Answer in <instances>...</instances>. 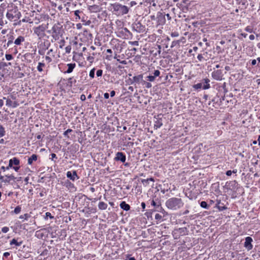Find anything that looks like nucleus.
<instances>
[{
    "instance_id": "1",
    "label": "nucleus",
    "mask_w": 260,
    "mask_h": 260,
    "mask_svg": "<svg viewBox=\"0 0 260 260\" xmlns=\"http://www.w3.org/2000/svg\"><path fill=\"white\" fill-rule=\"evenodd\" d=\"M165 205L169 209L175 211L181 208L184 203L181 198L173 197L167 200Z\"/></svg>"
},
{
    "instance_id": "2",
    "label": "nucleus",
    "mask_w": 260,
    "mask_h": 260,
    "mask_svg": "<svg viewBox=\"0 0 260 260\" xmlns=\"http://www.w3.org/2000/svg\"><path fill=\"white\" fill-rule=\"evenodd\" d=\"M110 10L116 15H123L128 13L129 8L119 3L111 4Z\"/></svg>"
},
{
    "instance_id": "3",
    "label": "nucleus",
    "mask_w": 260,
    "mask_h": 260,
    "mask_svg": "<svg viewBox=\"0 0 260 260\" xmlns=\"http://www.w3.org/2000/svg\"><path fill=\"white\" fill-rule=\"evenodd\" d=\"M47 25L42 24L34 28V33L40 38H43L45 36V31L47 28Z\"/></svg>"
},
{
    "instance_id": "4",
    "label": "nucleus",
    "mask_w": 260,
    "mask_h": 260,
    "mask_svg": "<svg viewBox=\"0 0 260 260\" xmlns=\"http://www.w3.org/2000/svg\"><path fill=\"white\" fill-rule=\"evenodd\" d=\"M52 37L55 40L58 39L59 36L61 35V27L60 25L58 24H55L52 27Z\"/></svg>"
},
{
    "instance_id": "5",
    "label": "nucleus",
    "mask_w": 260,
    "mask_h": 260,
    "mask_svg": "<svg viewBox=\"0 0 260 260\" xmlns=\"http://www.w3.org/2000/svg\"><path fill=\"white\" fill-rule=\"evenodd\" d=\"M16 177L12 174L0 176V180L4 183H10L11 181H15Z\"/></svg>"
},
{
    "instance_id": "6",
    "label": "nucleus",
    "mask_w": 260,
    "mask_h": 260,
    "mask_svg": "<svg viewBox=\"0 0 260 260\" xmlns=\"http://www.w3.org/2000/svg\"><path fill=\"white\" fill-rule=\"evenodd\" d=\"M114 160L115 161H120L121 162L124 163L126 160V155L123 152H118L116 153Z\"/></svg>"
},
{
    "instance_id": "7",
    "label": "nucleus",
    "mask_w": 260,
    "mask_h": 260,
    "mask_svg": "<svg viewBox=\"0 0 260 260\" xmlns=\"http://www.w3.org/2000/svg\"><path fill=\"white\" fill-rule=\"evenodd\" d=\"M212 77L216 80H221L222 79V72L221 70L214 71L212 73Z\"/></svg>"
},
{
    "instance_id": "8",
    "label": "nucleus",
    "mask_w": 260,
    "mask_h": 260,
    "mask_svg": "<svg viewBox=\"0 0 260 260\" xmlns=\"http://www.w3.org/2000/svg\"><path fill=\"white\" fill-rule=\"evenodd\" d=\"M252 241L253 240L250 237H247L245 238V248L248 250H250L253 248V245L251 244Z\"/></svg>"
},
{
    "instance_id": "9",
    "label": "nucleus",
    "mask_w": 260,
    "mask_h": 260,
    "mask_svg": "<svg viewBox=\"0 0 260 260\" xmlns=\"http://www.w3.org/2000/svg\"><path fill=\"white\" fill-rule=\"evenodd\" d=\"M67 177L73 181L79 178L76 171H73L72 173L71 171L67 172Z\"/></svg>"
},
{
    "instance_id": "10",
    "label": "nucleus",
    "mask_w": 260,
    "mask_h": 260,
    "mask_svg": "<svg viewBox=\"0 0 260 260\" xmlns=\"http://www.w3.org/2000/svg\"><path fill=\"white\" fill-rule=\"evenodd\" d=\"M88 10L91 13H97L101 11V8L99 5H93L88 7Z\"/></svg>"
},
{
    "instance_id": "11",
    "label": "nucleus",
    "mask_w": 260,
    "mask_h": 260,
    "mask_svg": "<svg viewBox=\"0 0 260 260\" xmlns=\"http://www.w3.org/2000/svg\"><path fill=\"white\" fill-rule=\"evenodd\" d=\"M50 45V43L48 41L46 42H44V47H40L38 50V53L41 55H43L45 54V50L48 49L49 46Z\"/></svg>"
},
{
    "instance_id": "12",
    "label": "nucleus",
    "mask_w": 260,
    "mask_h": 260,
    "mask_svg": "<svg viewBox=\"0 0 260 260\" xmlns=\"http://www.w3.org/2000/svg\"><path fill=\"white\" fill-rule=\"evenodd\" d=\"M25 42V38L22 36H19L14 41V44L18 46H20Z\"/></svg>"
},
{
    "instance_id": "13",
    "label": "nucleus",
    "mask_w": 260,
    "mask_h": 260,
    "mask_svg": "<svg viewBox=\"0 0 260 260\" xmlns=\"http://www.w3.org/2000/svg\"><path fill=\"white\" fill-rule=\"evenodd\" d=\"M20 164V160L17 157H13L9 161V167H13V165L18 166Z\"/></svg>"
},
{
    "instance_id": "14",
    "label": "nucleus",
    "mask_w": 260,
    "mask_h": 260,
    "mask_svg": "<svg viewBox=\"0 0 260 260\" xmlns=\"http://www.w3.org/2000/svg\"><path fill=\"white\" fill-rule=\"evenodd\" d=\"M163 124L162 120L161 118L159 117L158 116L157 118H156V120L154 121V128L155 129L160 128Z\"/></svg>"
},
{
    "instance_id": "15",
    "label": "nucleus",
    "mask_w": 260,
    "mask_h": 260,
    "mask_svg": "<svg viewBox=\"0 0 260 260\" xmlns=\"http://www.w3.org/2000/svg\"><path fill=\"white\" fill-rule=\"evenodd\" d=\"M143 77L142 74L134 76L133 78V82H132V83H139L141 81L143 82L144 80H143Z\"/></svg>"
},
{
    "instance_id": "16",
    "label": "nucleus",
    "mask_w": 260,
    "mask_h": 260,
    "mask_svg": "<svg viewBox=\"0 0 260 260\" xmlns=\"http://www.w3.org/2000/svg\"><path fill=\"white\" fill-rule=\"evenodd\" d=\"M38 159V155L36 154H32L31 156L28 157L27 163L28 165H31L34 161H36Z\"/></svg>"
},
{
    "instance_id": "17",
    "label": "nucleus",
    "mask_w": 260,
    "mask_h": 260,
    "mask_svg": "<svg viewBox=\"0 0 260 260\" xmlns=\"http://www.w3.org/2000/svg\"><path fill=\"white\" fill-rule=\"evenodd\" d=\"M246 161L248 167H250V164H251V165H254L255 164H257L256 159L254 158L253 157H252V158L250 159V156H249L248 157V159L246 160Z\"/></svg>"
},
{
    "instance_id": "18",
    "label": "nucleus",
    "mask_w": 260,
    "mask_h": 260,
    "mask_svg": "<svg viewBox=\"0 0 260 260\" xmlns=\"http://www.w3.org/2000/svg\"><path fill=\"white\" fill-rule=\"evenodd\" d=\"M120 207L121 209L125 211H128L130 209V206L126 204L124 201L121 202L120 204Z\"/></svg>"
},
{
    "instance_id": "19",
    "label": "nucleus",
    "mask_w": 260,
    "mask_h": 260,
    "mask_svg": "<svg viewBox=\"0 0 260 260\" xmlns=\"http://www.w3.org/2000/svg\"><path fill=\"white\" fill-rule=\"evenodd\" d=\"M151 205L152 206H154V207H155L156 209H157L158 210L159 209H162V207H161L160 203L159 201L156 202L153 200L151 202Z\"/></svg>"
},
{
    "instance_id": "20",
    "label": "nucleus",
    "mask_w": 260,
    "mask_h": 260,
    "mask_svg": "<svg viewBox=\"0 0 260 260\" xmlns=\"http://www.w3.org/2000/svg\"><path fill=\"white\" fill-rule=\"evenodd\" d=\"M67 66L68 67V70L65 72L66 73H71L73 72L74 69L76 67V64L75 63H68L67 64Z\"/></svg>"
},
{
    "instance_id": "21",
    "label": "nucleus",
    "mask_w": 260,
    "mask_h": 260,
    "mask_svg": "<svg viewBox=\"0 0 260 260\" xmlns=\"http://www.w3.org/2000/svg\"><path fill=\"white\" fill-rule=\"evenodd\" d=\"M22 244V241H18L17 239L14 238L10 242L11 245H15L16 246H19Z\"/></svg>"
},
{
    "instance_id": "22",
    "label": "nucleus",
    "mask_w": 260,
    "mask_h": 260,
    "mask_svg": "<svg viewBox=\"0 0 260 260\" xmlns=\"http://www.w3.org/2000/svg\"><path fill=\"white\" fill-rule=\"evenodd\" d=\"M107 207V204L104 202H100L98 205V207L100 210H105Z\"/></svg>"
},
{
    "instance_id": "23",
    "label": "nucleus",
    "mask_w": 260,
    "mask_h": 260,
    "mask_svg": "<svg viewBox=\"0 0 260 260\" xmlns=\"http://www.w3.org/2000/svg\"><path fill=\"white\" fill-rule=\"evenodd\" d=\"M216 207L220 210L222 211L226 209L223 204L220 203V201H217V203L216 204Z\"/></svg>"
},
{
    "instance_id": "24",
    "label": "nucleus",
    "mask_w": 260,
    "mask_h": 260,
    "mask_svg": "<svg viewBox=\"0 0 260 260\" xmlns=\"http://www.w3.org/2000/svg\"><path fill=\"white\" fill-rule=\"evenodd\" d=\"M6 134V131L2 125H0V138L4 137Z\"/></svg>"
},
{
    "instance_id": "25",
    "label": "nucleus",
    "mask_w": 260,
    "mask_h": 260,
    "mask_svg": "<svg viewBox=\"0 0 260 260\" xmlns=\"http://www.w3.org/2000/svg\"><path fill=\"white\" fill-rule=\"evenodd\" d=\"M45 63L42 62H39L37 67V70L39 72H41L43 71V68L45 67Z\"/></svg>"
},
{
    "instance_id": "26",
    "label": "nucleus",
    "mask_w": 260,
    "mask_h": 260,
    "mask_svg": "<svg viewBox=\"0 0 260 260\" xmlns=\"http://www.w3.org/2000/svg\"><path fill=\"white\" fill-rule=\"evenodd\" d=\"M4 100H6V106L8 107H12L13 106V102L10 100V99H7L6 97H3Z\"/></svg>"
},
{
    "instance_id": "27",
    "label": "nucleus",
    "mask_w": 260,
    "mask_h": 260,
    "mask_svg": "<svg viewBox=\"0 0 260 260\" xmlns=\"http://www.w3.org/2000/svg\"><path fill=\"white\" fill-rule=\"evenodd\" d=\"M200 206L201 207L205 209H209V206L207 204V202L205 201H202L200 203Z\"/></svg>"
},
{
    "instance_id": "28",
    "label": "nucleus",
    "mask_w": 260,
    "mask_h": 260,
    "mask_svg": "<svg viewBox=\"0 0 260 260\" xmlns=\"http://www.w3.org/2000/svg\"><path fill=\"white\" fill-rule=\"evenodd\" d=\"M29 217L30 215L27 213H25L24 215H22L19 216L20 219H24V220H27Z\"/></svg>"
},
{
    "instance_id": "29",
    "label": "nucleus",
    "mask_w": 260,
    "mask_h": 260,
    "mask_svg": "<svg viewBox=\"0 0 260 260\" xmlns=\"http://www.w3.org/2000/svg\"><path fill=\"white\" fill-rule=\"evenodd\" d=\"M6 17L10 20H12L14 18V15H13V14L11 13L8 12L6 14Z\"/></svg>"
},
{
    "instance_id": "30",
    "label": "nucleus",
    "mask_w": 260,
    "mask_h": 260,
    "mask_svg": "<svg viewBox=\"0 0 260 260\" xmlns=\"http://www.w3.org/2000/svg\"><path fill=\"white\" fill-rule=\"evenodd\" d=\"M203 87V86L202 83H198V84H194L193 85V88H194L195 89H201Z\"/></svg>"
},
{
    "instance_id": "31",
    "label": "nucleus",
    "mask_w": 260,
    "mask_h": 260,
    "mask_svg": "<svg viewBox=\"0 0 260 260\" xmlns=\"http://www.w3.org/2000/svg\"><path fill=\"white\" fill-rule=\"evenodd\" d=\"M21 210V207H20V206H17V207L15 208V209H14V212L15 214H19V213L20 212Z\"/></svg>"
},
{
    "instance_id": "32",
    "label": "nucleus",
    "mask_w": 260,
    "mask_h": 260,
    "mask_svg": "<svg viewBox=\"0 0 260 260\" xmlns=\"http://www.w3.org/2000/svg\"><path fill=\"white\" fill-rule=\"evenodd\" d=\"M143 85H144L146 88H150L152 87V84L150 82H148L145 81H143Z\"/></svg>"
},
{
    "instance_id": "33",
    "label": "nucleus",
    "mask_w": 260,
    "mask_h": 260,
    "mask_svg": "<svg viewBox=\"0 0 260 260\" xmlns=\"http://www.w3.org/2000/svg\"><path fill=\"white\" fill-rule=\"evenodd\" d=\"M72 131L71 129H68L67 131H66L63 135L65 137L69 138V136L68 135L69 133H71Z\"/></svg>"
},
{
    "instance_id": "34",
    "label": "nucleus",
    "mask_w": 260,
    "mask_h": 260,
    "mask_svg": "<svg viewBox=\"0 0 260 260\" xmlns=\"http://www.w3.org/2000/svg\"><path fill=\"white\" fill-rule=\"evenodd\" d=\"M147 79L150 82H153L155 80V77L153 75H149L147 77Z\"/></svg>"
},
{
    "instance_id": "35",
    "label": "nucleus",
    "mask_w": 260,
    "mask_h": 260,
    "mask_svg": "<svg viewBox=\"0 0 260 260\" xmlns=\"http://www.w3.org/2000/svg\"><path fill=\"white\" fill-rule=\"evenodd\" d=\"M162 216L158 213L155 215V219L157 221H161L162 220Z\"/></svg>"
},
{
    "instance_id": "36",
    "label": "nucleus",
    "mask_w": 260,
    "mask_h": 260,
    "mask_svg": "<svg viewBox=\"0 0 260 260\" xmlns=\"http://www.w3.org/2000/svg\"><path fill=\"white\" fill-rule=\"evenodd\" d=\"M14 13H15L14 18H16L17 19H19L21 17V14L20 12L15 11Z\"/></svg>"
},
{
    "instance_id": "37",
    "label": "nucleus",
    "mask_w": 260,
    "mask_h": 260,
    "mask_svg": "<svg viewBox=\"0 0 260 260\" xmlns=\"http://www.w3.org/2000/svg\"><path fill=\"white\" fill-rule=\"evenodd\" d=\"M94 73H95V69L93 68L90 70L89 72V77L91 78H93L94 77Z\"/></svg>"
},
{
    "instance_id": "38",
    "label": "nucleus",
    "mask_w": 260,
    "mask_h": 260,
    "mask_svg": "<svg viewBox=\"0 0 260 260\" xmlns=\"http://www.w3.org/2000/svg\"><path fill=\"white\" fill-rule=\"evenodd\" d=\"M13 36L10 37V38H9V40H8V41L7 43V47H9L10 45H11L13 43Z\"/></svg>"
},
{
    "instance_id": "39",
    "label": "nucleus",
    "mask_w": 260,
    "mask_h": 260,
    "mask_svg": "<svg viewBox=\"0 0 260 260\" xmlns=\"http://www.w3.org/2000/svg\"><path fill=\"white\" fill-rule=\"evenodd\" d=\"M81 13V11L80 10H76L74 12V14L76 16V19H80V17L79 16V14Z\"/></svg>"
},
{
    "instance_id": "40",
    "label": "nucleus",
    "mask_w": 260,
    "mask_h": 260,
    "mask_svg": "<svg viewBox=\"0 0 260 260\" xmlns=\"http://www.w3.org/2000/svg\"><path fill=\"white\" fill-rule=\"evenodd\" d=\"M47 55L50 56H54V54L53 53V50L52 49H50L47 53Z\"/></svg>"
},
{
    "instance_id": "41",
    "label": "nucleus",
    "mask_w": 260,
    "mask_h": 260,
    "mask_svg": "<svg viewBox=\"0 0 260 260\" xmlns=\"http://www.w3.org/2000/svg\"><path fill=\"white\" fill-rule=\"evenodd\" d=\"M256 60L253 59L251 62H247L246 66H247V67H248L249 64L254 66V65L256 64Z\"/></svg>"
},
{
    "instance_id": "42",
    "label": "nucleus",
    "mask_w": 260,
    "mask_h": 260,
    "mask_svg": "<svg viewBox=\"0 0 260 260\" xmlns=\"http://www.w3.org/2000/svg\"><path fill=\"white\" fill-rule=\"evenodd\" d=\"M141 182H142V184L145 186L148 185V184L149 183V182L148 181L147 179H142Z\"/></svg>"
},
{
    "instance_id": "43",
    "label": "nucleus",
    "mask_w": 260,
    "mask_h": 260,
    "mask_svg": "<svg viewBox=\"0 0 260 260\" xmlns=\"http://www.w3.org/2000/svg\"><path fill=\"white\" fill-rule=\"evenodd\" d=\"M160 72L158 70H155L153 73V76L155 77H158L160 75Z\"/></svg>"
},
{
    "instance_id": "44",
    "label": "nucleus",
    "mask_w": 260,
    "mask_h": 260,
    "mask_svg": "<svg viewBox=\"0 0 260 260\" xmlns=\"http://www.w3.org/2000/svg\"><path fill=\"white\" fill-rule=\"evenodd\" d=\"M128 43L132 45L133 46H138L139 45V42L137 41H129Z\"/></svg>"
},
{
    "instance_id": "45",
    "label": "nucleus",
    "mask_w": 260,
    "mask_h": 260,
    "mask_svg": "<svg viewBox=\"0 0 260 260\" xmlns=\"http://www.w3.org/2000/svg\"><path fill=\"white\" fill-rule=\"evenodd\" d=\"M5 57L7 60H11L13 59V56L10 54H6Z\"/></svg>"
},
{
    "instance_id": "46",
    "label": "nucleus",
    "mask_w": 260,
    "mask_h": 260,
    "mask_svg": "<svg viewBox=\"0 0 260 260\" xmlns=\"http://www.w3.org/2000/svg\"><path fill=\"white\" fill-rule=\"evenodd\" d=\"M236 172H237V171H235V170H233V171L229 170V171H226V175L227 176H230L232 174V173H236Z\"/></svg>"
},
{
    "instance_id": "47",
    "label": "nucleus",
    "mask_w": 260,
    "mask_h": 260,
    "mask_svg": "<svg viewBox=\"0 0 260 260\" xmlns=\"http://www.w3.org/2000/svg\"><path fill=\"white\" fill-rule=\"evenodd\" d=\"M9 231V229L7 226H4L2 229V232L4 233H6Z\"/></svg>"
},
{
    "instance_id": "48",
    "label": "nucleus",
    "mask_w": 260,
    "mask_h": 260,
    "mask_svg": "<svg viewBox=\"0 0 260 260\" xmlns=\"http://www.w3.org/2000/svg\"><path fill=\"white\" fill-rule=\"evenodd\" d=\"M45 215V219H47L48 217H49L51 219H53L54 218V217L51 215V214L50 212H46Z\"/></svg>"
},
{
    "instance_id": "49",
    "label": "nucleus",
    "mask_w": 260,
    "mask_h": 260,
    "mask_svg": "<svg viewBox=\"0 0 260 260\" xmlns=\"http://www.w3.org/2000/svg\"><path fill=\"white\" fill-rule=\"evenodd\" d=\"M45 59L47 61L48 63L51 62L52 61V60L51 56H48V55H46L45 56Z\"/></svg>"
},
{
    "instance_id": "50",
    "label": "nucleus",
    "mask_w": 260,
    "mask_h": 260,
    "mask_svg": "<svg viewBox=\"0 0 260 260\" xmlns=\"http://www.w3.org/2000/svg\"><path fill=\"white\" fill-rule=\"evenodd\" d=\"M96 74L98 77L102 76L103 74V71L102 70H98L96 71Z\"/></svg>"
},
{
    "instance_id": "51",
    "label": "nucleus",
    "mask_w": 260,
    "mask_h": 260,
    "mask_svg": "<svg viewBox=\"0 0 260 260\" xmlns=\"http://www.w3.org/2000/svg\"><path fill=\"white\" fill-rule=\"evenodd\" d=\"M66 52L67 53H69L71 52V46H68L65 48Z\"/></svg>"
},
{
    "instance_id": "52",
    "label": "nucleus",
    "mask_w": 260,
    "mask_h": 260,
    "mask_svg": "<svg viewBox=\"0 0 260 260\" xmlns=\"http://www.w3.org/2000/svg\"><path fill=\"white\" fill-rule=\"evenodd\" d=\"M10 168H11V167H9V166L8 167H5L4 166H2V167H1V169L5 172L6 170H9Z\"/></svg>"
},
{
    "instance_id": "53",
    "label": "nucleus",
    "mask_w": 260,
    "mask_h": 260,
    "mask_svg": "<svg viewBox=\"0 0 260 260\" xmlns=\"http://www.w3.org/2000/svg\"><path fill=\"white\" fill-rule=\"evenodd\" d=\"M171 35L173 37H177L179 36V34L177 32H172Z\"/></svg>"
},
{
    "instance_id": "54",
    "label": "nucleus",
    "mask_w": 260,
    "mask_h": 260,
    "mask_svg": "<svg viewBox=\"0 0 260 260\" xmlns=\"http://www.w3.org/2000/svg\"><path fill=\"white\" fill-rule=\"evenodd\" d=\"M246 30L249 32H252V28L251 26H247L246 28Z\"/></svg>"
},
{
    "instance_id": "55",
    "label": "nucleus",
    "mask_w": 260,
    "mask_h": 260,
    "mask_svg": "<svg viewBox=\"0 0 260 260\" xmlns=\"http://www.w3.org/2000/svg\"><path fill=\"white\" fill-rule=\"evenodd\" d=\"M210 87V84H205V85H204L203 88L204 89H209Z\"/></svg>"
},
{
    "instance_id": "56",
    "label": "nucleus",
    "mask_w": 260,
    "mask_h": 260,
    "mask_svg": "<svg viewBox=\"0 0 260 260\" xmlns=\"http://www.w3.org/2000/svg\"><path fill=\"white\" fill-rule=\"evenodd\" d=\"M20 166H14L12 167L11 168H13L16 172H18L20 169Z\"/></svg>"
},
{
    "instance_id": "57",
    "label": "nucleus",
    "mask_w": 260,
    "mask_h": 260,
    "mask_svg": "<svg viewBox=\"0 0 260 260\" xmlns=\"http://www.w3.org/2000/svg\"><path fill=\"white\" fill-rule=\"evenodd\" d=\"M197 58H198V59L200 61H202V60L203 59V58H204V57H203V56L202 54H198V56H197Z\"/></svg>"
},
{
    "instance_id": "58",
    "label": "nucleus",
    "mask_w": 260,
    "mask_h": 260,
    "mask_svg": "<svg viewBox=\"0 0 260 260\" xmlns=\"http://www.w3.org/2000/svg\"><path fill=\"white\" fill-rule=\"evenodd\" d=\"M51 156L52 160H54V158H57L56 155L55 153H52Z\"/></svg>"
},
{
    "instance_id": "59",
    "label": "nucleus",
    "mask_w": 260,
    "mask_h": 260,
    "mask_svg": "<svg viewBox=\"0 0 260 260\" xmlns=\"http://www.w3.org/2000/svg\"><path fill=\"white\" fill-rule=\"evenodd\" d=\"M80 100L82 101H84L86 100V96L84 94H82L80 96Z\"/></svg>"
},
{
    "instance_id": "60",
    "label": "nucleus",
    "mask_w": 260,
    "mask_h": 260,
    "mask_svg": "<svg viewBox=\"0 0 260 260\" xmlns=\"http://www.w3.org/2000/svg\"><path fill=\"white\" fill-rule=\"evenodd\" d=\"M94 58L92 56H89L87 58V59L89 61H90V62H92Z\"/></svg>"
},
{
    "instance_id": "61",
    "label": "nucleus",
    "mask_w": 260,
    "mask_h": 260,
    "mask_svg": "<svg viewBox=\"0 0 260 260\" xmlns=\"http://www.w3.org/2000/svg\"><path fill=\"white\" fill-rule=\"evenodd\" d=\"M104 96L105 99H108L109 98V94L107 92H106L104 93Z\"/></svg>"
},
{
    "instance_id": "62",
    "label": "nucleus",
    "mask_w": 260,
    "mask_h": 260,
    "mask_svg": "<svg viewBox=\"0 0 260 260\" xmlns=\"http://www.w3.org/2000/svg\"><path fill=\"white\" fill-rule=\"evenodd\" d=\"M4 256L5 257H7L8 256L10 255V253L8 252H6L3 254Z\"/></svg>"
},
{
    "instance_id": "63",
    "label": "nucleus",
    "mask_w": 260,
    "mask_h": 260,
    "mask_svg": "<svg viewBox=\"0 0 260 260\" xmlns=\"http://www.w3.org/2000/svg\"><path fill=\"white\" fill-rule=\"evenodd\" d=\"M137 4L136 2L135 1H132L130 3V5L131 7H133Z\"/></svg>"
},
{
    "instance_id": "64",
    "label": "nucleus",
    "mask_w": 260,
    "mask_h": 260,
    "mask_svg": "<svg viewBox=\"0 0 260 260\" xmlns=\"http://www.w3.org/2000/svg\"><path fill=\"white\" fill-rule=\"evenodd\" d=\"M249 38L250 40H253L254 39L255 37L253 35H250L249 37Z\"/></svg>"
}]
</instances>
